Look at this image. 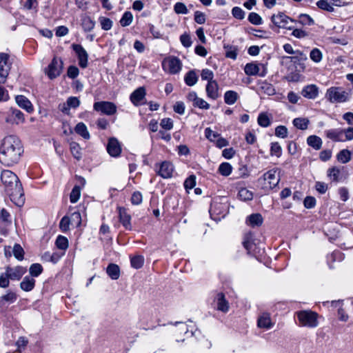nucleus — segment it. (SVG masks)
Segmentation results:
<instances>
[{
  "mask_svg": "<svg viewBox=\"0 0 353 353\" xmlns=\"http://www.w3.org/2000/svg\"><path fill=\"white\" fill-rule=\"evenodd\" d=\"M132 14L130 12L127 11L123 14V17H121L120 20V24L123 27L128 26L132 23Z\"/></svg>",
  "mask_w": 353,
  "mask_h": 353,
  "instance_id": "nucleus-37",
  "label": "nucleus"
},
{
  "mask_svg": "<svg viewBox=\"0 0 353 353\" xmlns=\"http://www.w3.org/2000/svg\"><path fill=\"white\" fill-rule=\"evenodd\" d=\"M310 57L313 61L319 63L322 59V53L318 48H314L310 52Z\"/></svg>",
  "mask_w": 353,
  "mask_h": 353,
  "instance_id": "nucleus-48",
  "label": "nucleus"
},
{
  "mask_svg": "<svg viewBox=\"0 0 353 353\" xmlns=\"http://www.w3.org/2000/svg\"><path fill=\"white\" fill-rule=\"evenodd\" d=\"M299 23L302 25H313L314 21L312 17H310L308 14H301L299 17Z\"/></svg>",
  "mask_w": 353,
  "mask_h": 353,
  "instance_id": "nucleus-51",
  "label": "nucleus"
},
{
  "mask_svg": "<svg viewBox=\"0 0 353 353\" xmlns=\"http://www.w3.org/2000/svg\"><path fill=\"white\" fill-rule=\"evenodd\" d=\"M43 268L39 263L32 264L29 269L30 274L32 276L37 277L41 274Z\"/></svg>",
  "mask_w": 353,
  "mask_h": 353,
  "instance_id": "nucleus-41",
  "label": "nucleus"
},
{
  "mask_svg": "<svg viewBox=\"0 0 353 353\" xmlns=\"http://www.w3.org/2000/svg\"><path fill=\"white\" fill-rule=\"evenodd\" d=\"M341 170L337 167H332L327 170V176L334 181H338Z\"/></svg>",
  "mask_w": 353,
  "mask_h": 353,
  "instance_id": "nucleus-40",
  "label": "nucleus"
},
{
  "mask_svg": "<svg viewBox=\"0 0 353 353\" xmlns=\"http://www.w3.org/2000/svg\"><path fill=\"white\" fill-rule=\"evenodd\" d=\"M13 254L14 257L18 260H22L23 259L24 251L22 247L19 244H15L13 247Z\"/></svg>",
  "mask_w": 353,
  "mask_h": 353,
  "instance_id": "nucleus-45",
  "label": "nucleus"
},
{
  "mask_svg": "<svg viewBox=\"0 0 353 353\" xmlns=\"http://www.w3.org/2000/svg\"><path fill=\"white\" fill-rule=\"evenodd\" d=\"M17 104L28 112H32L34 110L33 105L30 100L23 95H17L15 97Z\"/></svg>",
  "mask_w": 353,
  "mask_h": 353,
  "instance_id": "nucleus-15",
  "label": "nucleus"
},
{
  "mask_svg": "<svg viewBox=\"0 0 353 353\" xmlns=\"http://www.w3.org/2000/svg\"><path fill=\"white\" fill-rule=\"evenodd\" d=\"M261 90L269 96L274 95L275 94V89L274 86L268 82H262L260 85Z\"/></svg>",
  "mask_w": 353,
  "mask_h": 353,
  "instance_id": "nucleus-33",
  "label": "nucleus"
},
{
  "mask_svg": "<svg viewBox=\"0 0 353 353\" xmlns=\"http://www.w3.org/2000/svg\"><path fill=\"white\" fill-rule=\"evenodd\" d=\"M258 326L261 328L270 329L272 327L270 316L268 313H263L258 319Z\"/></svg>",
  "mask_w": 353,
  "mask_h": 353,
  "instance_id": "nucleus-20",
  "label": "nucleus"
},
{
  "mask_svg": "<svg viewBox=\"0 0 353 353\" xmlns=\"http://www.w3.org/2000/svg\"><path fill=\"white\" fill-rule=\"evenodd\" d=\"M275 135L278 137L285 138L288 136V129L284 125H279L275 129Z\"/></svg>",
  "mask_w": 353,
  "mask_h": 353,
  "instance_id": "nucleus-53",
  "label": "nucleus"
},
{
  "mask_svg": "<svg viewBox=\"0 0 353 353\" xmlns=\"http://www.w3.org/2000/svg\"><path fill=\"white\" fill-rule=\"evenodd\" d=\"M70 151L73 157L77 160L81 159V148L79 143L76 142H72L70 143Z\"/></svg>",
  "mask_w": 353,
  "mask_h": 353,
  "instance_id": "nucleus-34",
  "label": "nucleus"
},
{
  "mask_svg": "<svg viewBox=\"0 0 353 353\" xmlns=\"http://www.w3.org/2000/svg\"><path fill=\"white\" fill-rule=\"evenodd\" d=\"M297 318L302 326L316 327L318 325L317 313L310 310H303L297 312Z\"/></svg>",
  "mask_w": 353,
  "mask_h": 353,
  "instance_id": "nucleus-4",
  "label": "nucleus"
},
{
  "mask_svg": "<svg viewBox=\"0 0 353 353\" xmlns=\"http://www.w3.org/2000/svg\"><path fill=\"white\" fill-rule=\"evenodd\" d=\"M196 184V177L194 175L190 176L184 182V187L186 190L192 189Z\"/></svg>",
  "mask_w": 353,
  "mask_h": 353,
  "instance_id": "nucleus-55",
  "label": "nucleus"
},
{
  "mask_svg": "<svg viewBox=\"0 0 353 353\" xmlns=\"http://www.w3.org/2000/svg\"><path fill=\"white\" fill-rule=\"evenodd\" d=\"M161 126L165 130H171L173 128L172 120L170 118H165L161 120Z\"/></svg>",
  "mask_w": 353,
  "mask_h": 353,
  "instance_id": "nucleus-64",
  "label": "nucleus"
},
{
  "mask_svg": "<svg viewBox=\"0 0 353 353\" xmlns=\"http://www.w3.org/2000/svg\"><path fill=\"white\" fill-rule=\"evenodd\" d=\"M23 152L20 139L14 135L5 137L0 144V163L10 167L17 163Z\"/></svg>",
  "mask_w": 353,
  "mask_h": 353,
  "instance_id": "nucleus-1",
  "label": "nucleus"
},
{
  "mask_svg": "<svg viewBox=\"0 0 353 353\" xmlns=\"http://www.w3.org/2000/svg\"><path fill=\"white\" fill-rule=\"evenodd\" d=\"M307 144L315 150H319L322 145V140L316 135H311L307 139Z\"/></svg>",
  "mask_w": 353,
  "mask_h": 353,
  "instance_id": "nucleus-28",
  "label": "nucleus"
},
{
  "mask_svg": "<svg viewBox=\"0 0 353 353\" xmlns=\"http://www.w3.org/2000/svg\"><path fill=\"white\" fill-rule=\"evenodd\" d=\"M70 219L71 224H75L77 227L79 226L81 223V216L79 212H73Z\"/></svg>",
  "mask_w": 353,
  "mask_h": 353,
  "instance_id": "nucleus-54",
  "label": "nucleus"
},
{
  "mask_svg": "<svg viewBox=\"0 0 353 353\" xmlns=\"http://www.w3.org/2000/svg\"><path fill=\"white\" fill-rule=\"evenodd\" d=\"M74 130L76 133L81 136L85 139H88L90 138V133L86 125L83 123L80 122L77 123L75 126Z\"/></svg>",
  "mask_w": 353,
  "mask_h": 353,
  "instance_id": "nucleus-29",
  "label": "nucleus"
},
{
  "mask_svg": "<svg viewBox=\"0 0 353 353\" xmlns=\"http://www.w3.org/2000/svg\"><path fill=\"white\" fill-rule=\"evenodd\" d=\"M118 210L121 223L126 229H130V216L126 212L125 209L123 208L119 207L118 208Z\"/></svg>",
  "mask_w": 353,
  "mask_h": 353,
  "instance_id": "nucleus-21",
  "label": "nucleus"
},
{
  "mask_svg": "<svg viewBox=\"0 0 353 353\" xmlns=\"http://www.w3.org/2000/svg\"><path fill=\"white\" fill-rule=\"evenodd\" d=\"M184 81L188 85L192 86L196 83L198 75L194 70H190L185 74Z\"/></svg>",
  "mask_w": 353,
  "mask_h": 353,
  "instance_id": "nucleus-31",
  "label": "nucleus"
},
{
  "mask_svg": "<svg viewBox=\"0 0 353 353\" xmlns=\"http://www.w3.org/2000/svg\"><path fill=\"white\" fill-rule=\"evenodd\" d=\"M35 285V280L30 276H25L20 283V288L25 292L31 291Z\"/></svg>",
  "mask_w": 353,
  "mask_h": 353,
  "instance_id": "nucleus-24",
  "label": "nucleus"
},
{
  "mask_svg": "<svg viewBox=\"0 0 353 353\" xmlns=\"http://www.w3.org/2000/svg\"><path fill=\"white\" fill-rule=\"evenodd\" d=\"M180 41L182 43V45L185 47L188 48L192 45V40L190 37L187 34H183L180 37Z\"/></svg>",
  "mask_w": 353,
  "mask_h": 353,
  "instance_id": "nucleus-63",
  "label": "nucleus"
},
{
  "mask_svg": "<svg viewBox=\"0 0 353 353\" xmlns=\"http://www.w3.org/2000/svg\"><path fill=\"white\" fill-rule=\"evenodd\" d=\"M249 21L254 25H260L262 23V19L259 14L256 12H251L248 16Z\"/></svg>",
  "mask_w": 353,
  "mask_h": 353,
  "instance_id": "nucleus-52",
  "label": "nucleus"
},
{
  "mask_svg": "<svg viewBox=\"0 0 353 353\" xmlns=\"http://www.w3.org/2000/svg\"><path fill=\"white\" fill-rule=\"evenodd\" d=\"M208 96L212 99H216L219 95V87L215 81H210L206 86Z\"/></svg>",
  "mask_w": 353,
  "mask_h": 353,
  "instance_id": "nucleus-22",
  "label": "nucleus"
},
{
  "mask_svg": "<svg viewBox=\"0 0 353 353\" xmlns=\"http://www.w3.org/2000/svg\"><path fill=\"white\" fill-rule=\"evenodd\" d=\"M10 285V278L7 273L5 272L0 275V288H6Z\"/></svg>",
  "mask_w": 353,
  "mask_h": 353,
  "instance_id": "nucleus-58",
  "label": "nucleus"
},
{
  "mask_svg": "<svg viewBox=\"0 0 353 353\" xmlns=\"http://www.w3.org/2000/svg\"><path fill=\"white\" fill-rule=\"evenodd\" d=\"M72 48L78 57L79 66L82 68H85L88 66V54L87 52L79 44H73Z\"/></svg>",
  "mask_w": 353,
  "mask_h": 353,
  "instance_id": "nucleus-11",
  "label": "nucleus"
},
{
  "mask_svg": "<svg viewBox=\"0 0 353 353\" xmlns=\"http://www.w3.org/2000/svg\"><path fill=\"white\" fill-rule=\"evenodd\" d=\"M239 97V94L236 91L228 90L224 94V101L228 105H233L237 101Z\"/></svg>",
  "mask_w": 353,
  "mask_h": 353,
  "instance_id": "nucleus-25",
  "label": "nucleus"
},
{
  "mask_svg": "<svg viewBox=\"0 0 353 353\" xmlns=\"http://www.w3.org/2000/svg\"><path fill=\"white\" fill-rule=\"evenodd\" d=\"M263 217L259 213L252 214L250 215L246 220L247 223L252 228L258 227L263 223Z\"/></svg>",
  "mask_w": 353,
  "mask_h": 353,
  "instance_id": "nucleus-23",
  "label": "nucleus"
},
{
  "mask_svg": "<svg viewBox=\"0 0 353 353\" xmlns=\"http://www.w3.org/2000/svg\"><path fill=\"white\" fill-rule=\"evenodd\" d=\"M56 245L61 250H65L68 247V239L65 236L59 235L56 240Z\"/></svg>",
  "mask_w": 353,
  "mask_h": 353,
  "instance_id": "nucleus-44",
  "label": "nucleus"
},
{
  "mask_svg": "<svg viewBox=\"0 0 353 353\" xmlns=\"http://www.w3.org/2000/svg\"><path fill=\"white\" fill-rule=\"evenodd\" d=\"M301 94L305 98L314 99L319 94V88L316 85H308L303 89Z\"/></svg>",
  "mask_w": 353,
  "mask_h": 353,
  "instance_id": "nucleus-16",
  "label": "nucleus"
},
{
  "mask_svg": "<svg viewBox=\"0 0 353 353\" xmlns=\"http://www.w3.org/2000/svg\"><path fill=\"white\" fill-rule=\"evenodd\" d=\"M163 66L168 68L169 72L172 74L178 73L182 67V63L179 59L175 57H171L163 61Z\"/></svg>",
  "mask_w": 353,
  "mask_h": 353,
  "instance_id": "nucleus-10",
  "label": "nucleus"
},
{
  "mask_svg": "<svg viewBox=\"0 0 353 353\" xmlns=\"http://www.w3.org/2000/svg\"><path fill=\"white\" fill-rule=\"evenodd\" d=\"M81 195V190L80 188L78 185H75L73 189L72 190V192L70 195V202L72 203H74L77 202Z\"/></svg>",
  "mask_w": 353,
  "mask_h": 353,
  "instance_id": "nucleus-43",
  "label": "nucleus"
},
{
  "mask_svg": "<svg viewBox=\"0 0 353 353\" xmlns=\"http://www.w3.org/2000/svg\"><path fill=\"white\" fill-rule=\"evenodd\" d=\"M63 69V62L60 59L54 58L46 69V73L50 79L60 75Z\"/></svg>",
  "mask_w": 353,
  "mask_h": 353,
  "instance_id": "nucleus-8",
  "label": "nucleus"
},
{
  "mask_svg": "<svg viewBox=\"0 0 353 353\" xmlns=\"http://www.w3.org/2000/svg\"><path fill=\"white\" fill-rule=\"evenodd\" d=\"M326 137L334 141H343V130L331 129L325 132Z\"/></svg>",
  "mask_w": 353,
  "mask_h": 353,
  "instance_id": "nucleus-17",
  "label": "nucleus"
},
{
  "mask_svg": "<svg viewBox=\"0 0 353 353\" xmlns=\"http://www.w3.org/2000/svg\"><path fill=\"white\" fill-rule=\"evenodd\" d=\"M194 21L199 24H203L205 22V14L200 11L194 12Z\"/></svg>",
  "mask_w": 353,
  "mask_h": 353,
  "instance_id": "nucleus-60",
  "label": "nucleus"
},
{
  "mask_svg": "<svg viewBox=\"0 0 353 353\" xmlns=\"http://www.w3.org/2000/svg\"><path fill=\"white\" fill-rule=\"evenodd\" d=\"M99 20L102 29L105 30H109L111 29L112 26V21L110 19L106 17H101Z\"/></svg>",
  "mask_w": 353,
  "mask_h": 353,
  "instance_id": "nucleus-56",
  "label": "nucleus"
},
{
  "mask_svg": "<svg viewBox=\"0 0 353 353\" xmlns=\"http://www.w3.org/2000/svg\"><path fill=\"white\" fill-rule=\"evenodd\" d=\"M107 151L110 156L114 157H117L120 155L121 147L119 141L116 138L112 137L109 139L107 145Z\"/></svg>",
  "mask_w": 353,
  "mask_h": 353,
  "instance_id": "nucleus-13",
  "label": "nucleus"
},
{
  "mask_svg": "<svg viewBox=\"0 0 353 353\" xmlns=\"http://www.w3.org/2000/svg\"><path fill=\"white\" fill-rule=\"evenodd\" d=\"M244 71L248 76L259 75L260 77H265L267 73V68L263 63L252 62L245 65Z\"/></svg>",
  "mask_w": 353,
  "mask_h": 353,
  "instance_id": "nucleus-6",
  "label": "nucleus"
},
{
  "mask_svg": "<svg viewBox=\"0 0 353 353\" xmlns=\"http://www.w3.org/2000/svg\"><path fill=\"white\" fill-rule=\"evenodd\" d=\"M234 17L238 19H243L245 17V12L239 7H234L232 10Z\"/></svg>",
  "mask_w": 353,
  "mask_h": 353,
  "instance_id": "nucleus-59",
  "label": "nucleus"
},
{
  "mask_svg": "<svg viewBox=\"0 0 353 353\" xmlns=\"http://www.w3.org/2000/svg\"><path fill=\"white\" fill-rule=\"evenodd\" d=\"M336 159L342 163H347L351 160V152L347 149H343L337 154Z\"/></svg>",
  "mask_w": 353,
  "mask_h": 353,
  "instance_id": "nucleus-30",
  "label": "nucleus"
},
{
  "mask_svg": "<svg viewBox=\"0 0 353 353\" xmlns=\"http://www.w3.org/2000/svg\"><path fill=\"white\" fill-rule=\"evenodd\" d=\"M1 179L11 200L18 205L23 203V190L18 176L10 170H3Z\"/></svg>",
  "mask_w": 353,
  "mask_h": 353,
  "instance_id": "nucleus-2",
  "label": "nucleus"
},
{
  "mask_svg": "<svg viewBox=\"0 0 353 353\" xmlns=\"http://www.w3.org/2000/svg\"><path fill=\"white\" fill-rule=\"evenodd\" d=\"M10 70V66L1 65L0 63V83H5Z\"/></svg>",
  "mask_w": 353,
  "mask_h": 353,
  "instance_id": "nucleus-39",
  "label": "nucleus"
},
{
  "mask_svg": "<svg viewBox=\"0 0 353 353\" xmlns=\"http://www.w3.org/2000/svg\"><path fill=\"white\" fill-rule=\"evenodd\" d=\"M205 137L212 142H215L218 148H221V135L210 128L205 130Z\"/></svg>",
  "mask_w": 353,
  "mask_h": 353,
  "instance_id": "nucleus-19",
  "label": "nucleus"
},
{
  "mask_svg": "<svg viewBox=\"0 0 353 353\" xmlns=\"http://www.w3.org/2000/svg\"><path fill=\"white\" fill-rule=\"evenodd\" d=\"M94 110L106 115H112L117 112V106L110 101H99L94 103Z\"/></svg>",
  "mask_w": 353,
  "mask_h": 353,
  "instance_id": "nucleus-7",
  "label": "nucleus"
},
{
  "mask_svg": "<svg viewBox=\"0 0 353 353\" xmlns=\"http://www.w3.org/2000/svg\"><path fill=\"white\" fill-rule=\"evenodd\" d=\"M316 6L319 8L327 11L333 12L334 7L331 2H328L327 0H319L316 2Z\"/></svg>",
  "mask_w": 353,
  "mask_h": 353,
  "instance_id": "nucleus-38",
  "label": "nucleus"
},
{
  "mask_svg": "<svg viewBox=\"0 0 353 353\" xmlns=\"http://www.w3.org/2000/svg\"><path fill=\"white\" fill-rule=\"evenodd\" d=\"M144 263V259L142 256H135L131 259V265L133 268L139 269L141 268Z\"/></svg>",
  "mask_w": 353,
  "mask_h": 353,
  "instance_id": "nucleus-46",
  "label": "nucleus"
},
{
  "mask_svg": "<svg viewBox=\"0 0 353 353\" xmlns=\"http://www.w3.org/2000/svg\"><path fill=\"white\" fill-rule=\"evenodd\" d=\"M325 98L332 103H344L349 100L350 94L341 87H331L327 90Z\"/></svg>",
  "mask_w": 353,
  "mask_h": 353,
  "instance_id": "nucleus-3",
  "label": "nucleus"
},
{
  "mask_svg": "<svg viewBox=\"0 0 353 353\" xmlns=\"http://www.w3.org/2000/svg\"><path fill=\"white\" fill-rule=\"evenodd\" d=\"M107 274L108 276L114 280H117L119 278L120 276V269L119 267L114 263L110 264L106 270Z\"/></svg>",
  "mask_w": 353,
  "mask_h": 353,
  "instance_id": "nucleus-26",
  "label": "nucleus"
},
{
  "mask_svg": "<svg viewBox=\"0 0 353 353\" xmlns=\"http://www.w3.org/2000/svg\"><path fill=\"white\" fill-rule=\"evenodd\" d=\"M279 170L272 169L263 174L264 186L266 190H272L275 188L280 181Z\"/></svg>",
  "mask_w": 353,
  "mask_h": 353,
  "instance_id": "nucleus-5",
  "label": "nucleus"
},
{
  "mask_svg": "<svg viewBox=\"0 0 353 353\" xmlns=\"http://www.w3.org/2000/svg\"><path fill=\"white\" fill-rule=\"evenodd\" d=\"M258 123L259 125L266 128L270 125V121L268 115L261 113L259 115Z\"/></svg>",
  "mask_w": 353,
  "mask_h": 353,
  "instance_id": "nucleus-50",
  "label": "nucleus"
},
{
  "mask_svg": "<svg viewBox=\"0 0 353 353\" xmlns=\"http://www.w3.org/2000/svg\"><path fill=\"white\" fill-rule=\"evenodd\" d=\"M271 21L274 26L280 28H285L292 30L293 26H287L288 21H290V17L282 12H279L276 14H273L271 17Z\"/></svg>",
  "mask_w": 353,
  "mask_h": 353,
  "instance_id": "nucleus-9",
  "label": "nucleus"
},
{
  "mask_svg": "<svg viewBox=\"0 0 353 353\" xmlns=\"http://www.w3.org/2000/svg\"><path fill=\"white\" fill-rule=\"evenodd\" d=\"M270 153L272 155H275L280 157L282 154V149L278 142H274L271 144Z\"/></svg>",
  "mask_w": 353,
  "mask_h": 353,
  "instance_id": "nucleus-47",
  "label": "nucleus"
},
{
  "mask_svg": "<svg viewBox=\"0 0 353 353\" xmlns=\"http://www.w3.org/2000/svg\"><path fill=\"white\" fill-rule=\"evenodd\" d=\"M173 172V165L168 161H164L160 165L158 174L164 179H168L172 176Z\"/></svg>",
  "mask_w": 353,
  "mask_h": 353,
  "instance_id": "nucleus-14",
  "label": "nucleus"
},
{
  "mask_svg": "<svg viewBox=\"0 0 353 353\" xmlns=\"http://www.w3.org/2000/svg\"><path fill=\"white\" fill-rule=\"evenodd\" d=\"M66 103L69 108H76L79 105L80 101L77 97H71L68 99Z\"/></svg>",
  "mask_w": 353,
  "mask_h": 353,
  "instance_id": "nucleus-61",
  "label": "nucleus"
},
{
  "mask_svg": "<svg viewBox=\"0 0 353 353\" xmlns=\"http://www.w3.org/2000/svg\"><path fill=\"white\" fill-rule=\"evenodd\" d=\"M294 125L300 130H306L308 127L309 120L306 118H296L293 120Z\"/></svg>",
  "mask_w": 353,
  "mask_h": 353,
  "instance_id": "nucleus-32",
  "label": "nucleus"
},
{
  "mask_svg": "<svg viewBox=\"0 0 353 353\" xmlns=\"http://www.w3.org/2000/svg\"><path fill=\"white\" fill-rule=\"evenodd\" d=\"M293 57H285L284 58L290 59L293 62L303 61L307 59V55L300 50H296Z\"/></svg>",
  "mask_w": 353,
  "mask_h": 353,
  "instance_id": "nucleus-35",
  "label": "nucleus"
},
{
  "mask_svg": "<svg viewBox=\"0 0 353 353\" xmlns=\"http://www.w3.org/2000/svg\"><path fill=\"white\" fill-rule=\"evenodd\" d=\"M315 188L320 194H325L327 190V185L324 182L317 181L315 184Z\"/></svg>",
  "mask_w": 353,
  "mask_h": 353,
  "instance_id": "nucleus-62",
  "label": "nucleus"
},
{
  "mask_svg": "<svg viewBox=\"0 0 353 353\" xmlns=\"http://www.w3.org/2000/svg\"><path fill=\"white\" fill-rule=\"evenodd\" d=\"M5 270L10 280L19 281L26 273V268L19 265L14 268L7 266Z\"/></svg>",
  "mask_w": 353,
  "mask_h": 353,
  "instance_id": "nucleus-12",
  "label": "nucleus"
},
{
  "mask_svg": "<svg viewBox=\"0 0 353 353\" xmlns=\"http://www.w3.org/2000/svg\"><path fill=\"white\" fill-rule=\"evenodd\" d=\"M70 223L71 222L70 218L68 216H63L59 223V228L63 232L68 231Z\"/></svg>",
  "mask_w": 353,
  "mask_h": 353,
  "instance_id": "nucleus-49",
  "label": "nucleus"
},
{
  "mask_svg": "<svg viewBox=\"0 0 353 353\" xmlns=\"http://www.w3.org/2000/svg\"><path fill=\"white\" fill-rule=\"evenodd\" d=\"M239 196L241 200L250 201L253 198V194L246 188H241L239 192Z\"/></svg>",
  "mask_w": 353,
  "mask_h": 353,
  "instance_id": "nucleus-42",
  "label": "nucleus"
},
{
  "mask_svg": "<svg viewBox=\"0 0 353 353\" xmlns=\"http://www.w3.org/2000/svg\"><path fill=\"white\" fill-rule=\"evenodd\" d=\"M224 48L226 50L225 51V57L227 58L232 59L235 60L238 54V48L236 46H224Z\"/></svg>",
  "mask_w": 353,
  "mask_h": 353,
  "instance_id": "nucleus-36",
  "label": "nucleus"
},
{
  "mask_svg": "<svg viewBox=\"0 0 353 353\" xmlns=\"http://www.w3.org/2000/svg\"><path fill=\"white\" fill-rule=\"evenodd\" d=\"M145 90L143 87H140L134 90L130 95L132 103L135 105H139L140 101L145 97Z\"/></svg>",
  "mask_w": 353,
  "mask_h": 353,
  "instance_id": "nucleus-18",
  "label": "nucleus"
},
{
  "mask_svg": "<svg viewBox=\"0 0 353 353\" xmlns=\"http://www.w3.org/2000/svg\"><path fill=\"white\" fill-rule=\"evenodd\" d=\"M174 12L176 14H187L188 9L186 6L181 2H178L174 5Z\"/></svg>",
  "mask_w": 353,
  "mask_h": 353,
  "instance_id": "nucleus-57",
  "label": "nucleus"
},
{
  "mask_svg": "<svg viewBox=\"0 0 353 353\" xmlns=\"http://www.w3.org/2000/svg\"><path fill=\"white\" fill-rule=\"evenodd\" d=\"M17 299V294L11 291H8L4 295L0 296V306L4 305L5 303H12Z\"/></svg>",
  "mask_w": 353,
  "mask_h": 353,
  "instance_id": "nucleus-27",
  "label": "nucleus"
}]
</instances>
